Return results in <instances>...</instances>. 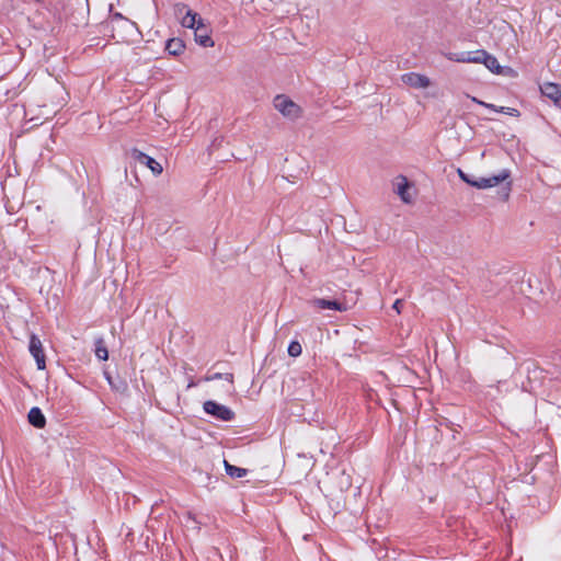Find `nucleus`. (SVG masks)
Wrapping results in <instances>:
<instances>
[{
	"label": "nucleus",
	"mask_w": 561,
	"mask_h": 561,
	"mask_svg": "<svg viewBox=\"0 0 561 561\" xmlns=\"http://www.w3.org/2000/svg\"><path fill=\"white\" fill-rule=\"evenodd\" d=\"M28 422L36 428H43L46 424V419L39 408H32L27 415Z\"/></svg>",
	"instance_id": "f8f14e48"
},
{
	"label": "nucleus",
	"mask_w": 561,
	"mask_h": 561,
	"mask_svg": "<svg viewBox=\"0 0 561 561\" xmlns=\"http://www.w3.org/2000/svg\"><path fill=\"white\" fill-rule=\"evenodd\" d=\"M302 348L298 342H291L288 346V354L293 357H297L301 354Z\"/></svg>",
	"instance_id": "aec40b11"
},
{
	"label": "nucleus",
	"mask_w": 561,
	"mask_h": 561,
	"mask_svg": "<svg viewBox=\"0 0 561 561\" xmlns=\"http://www.w3.org/2000/svg\"><path fill=\"white\" fill-rule=\"evenodd\" d=\"M541 93L550 99L556 106L561 108V85L552 82H546L540 87Z\"/></svg>",
	"instance_id": "1a4fd4ad"
},
{
	"label": "nucleus",
	"mask_w": 561,
	"mask_h": 561,
	"mask_svg": "<svg viewBox=\"0 0 561 561\" xmlns=\"http://www.w3.org/2000/svg\"><path fill=\"white\" fill-rule=\"evenodd\" d=\"M457 173L463 182H466L467 184H469L476 188H479V190L494 187V186L499 185L501 182L506 181L511 176V172L507 169L502 170L496 175L489 176V178H479V179H474V178L470 176L469 174L463 172L461 169H458Z\"/></svg>",
	"instance_id": "f257e3e1"
},
{
	"label": "nucleus",
	"mask_w": 561,
	"mask_h": 561,
	"mask_svg": "<svg viewBox=\"0 0 561 561\" xmlns=\"http://www.w3.org/2000/svg\"><path fill=\"white\" fill-rule=\"evenodd\" d=\"M402 305V300L401 299H397L393 304V309L397 310V312H400V306Z\"/></svg>",
	"instance_id": "5701e85b"
},
{
	"label": "nucleus",
	"mask_w": 561,
	"mask_h": 561,
	"mask_svg": "<svg viewBox=\"0 0 561 561\" xmlns=\"http://www.w3.org/2000/svg\"><path fill=\"white\" fill-rule=\"evenodd\" d=\"M394 192L405 204H410L413 201L412 185L409 183L405 176H398L394 181Z\"/></svg>",
	"instance_id": "423d86ee"
},
{
	"label": "nucleus",
	"mask_w": 561,
	"mask_h": 561,
	"mask_svg": "<svg viewBox=\"0 0 561 561\" xmlns=\"http://www.w3.org/2000/svg\"><path fill=\"white\" fill-rule=\"evenodd\" d=\"M482 64L493 73L495 75H504V76H513L515 75L514 70L510 67H502L497 59L486 53L484 59L482 60Z\"/></svg>",
	"instance_id": "6e6552de"
},
{
	"label": "nucleus",
	"mask_w": 561,
	"mask_h": 561,
	"mask_svg": "<svg viewBox=\"0 0 561 561\" xmlns=\"http://www.w3.org/2000/svg\"><path fill=\"white\" fill-rule=\"evenodd\" d=\"M139 160L141 163L146 164L151 170V172L153 174L159 175L162 173V171H163L162 165L158 161H156L153 158H151L145 153H140Z\"/></svg>",
	"instance_id": "ddd939ff"
},
{
	"label": "nucleus",
	"mask_w": 561,
	"mask_h": 561,
	"mask_svg": "<svg viewBox=\"0 0 561 561\" xmlns=\"http://www.w3.org/2000/svg\"><path fill=\"white\" fill-rule=\"evenodd\" d=\"M312 305L319 309H334L337 311H345L346 307L336 300H328L323 298H317L312 301Z\"/></svg>",
	"instance_id": "9b49d317"
},
{
	"label": "nucleus",
	"mask_w": 561,
	"mask_h": 561,
	"mask_svg": "<svg viewBox=\"0 0 561 561\" xmlns=\"http://www.w3.org/2000/svg\"><path fill=\"white\" fill-rule=\"evenodd\" d=\"M501 113H504L506 115L514 116V117L519 116V111L514 107L501 106Z\"/></svg>",
	"instance_id": "412c9836"
},
{
	"label": "nucleus",
	"mask_w": 561,
	"mask_h": 561,
	"mask_svg": "<svg viewBox=\"0 0 561 561\" xmlns=\"http://www.w3.org/2000/svg\"><path fill=\"white\" fill-rule=\"evenodd\" d=\"M94 353H95V356L101 360H106L108 358V351L104 344L103 339H98L95 341Z\"/></svg>",
	"instance_id": "dca6fc26"
},
{
	"label": "nucleus",
	"mask_w": 561,
	"mask_h": 561,
	"mask_svg": "<svg viewBox=\"0 0 561 561\" xmlns=\"http://www.w3.org/2000/svg\"><path fill=\"white\" fill-rule=\"evenodd\" d=\"M215 379H225L229 386H230V389H231V392L233 391V375L232 374H220V373H216L211 376H207L205 377V380L206 381H211V380H215Z\"/></svg>",
	"instance_id": "f3484780"
},
{
	"label": "nucleus",
	"mask_w": 561,
	"mask_h": 561,
	"mask_svg": "<svg viewBox=\"0 0 561 561\" xmlns=\"http://www.w3.org/2000/svg\"><path fill=\"white\" fill-rule=\"evenodd\" d=\"M471 100H472L473 102L478 103L479 105H482V106H484V107H486V108H490V110H492V111H496V108H497V106H496V105L491 104V103H485V102H483V101L478 100L477 98H471Z\"/></svg>",
	"instance_id": "4be33fe9"
},
{
	"label": "nucleus",
	"mask_w": 561,
	"mask_h": 561,
	"mask_svg": "<svg viewBox=\"0 0 561 561\" xmlns=\"http://www.w3.org/2000/svg\"><path fill=\"white\" fill-rule=\"evenodd\" d=\"M203 408L207 414H210L217 420L231 421L234 417V412L231 409L211 400L204 402Z\"/></svg>",
	"instance_id": "20e7f679"
},
{
	"label": "nucleus",
	"mask_w": 561,
	"mask_h": 561,
	"mask_svg": "<svg viewBox=\"0 0 561 561\" xmlns=\"http://www.w3.org/2000/svg\"><path fill=\"white\" fill-rule=\"evenodd\" d=\"M194 38H195V42L203 46V47H214L215 45V42L211 39L210 37V31L209 28L206 26L205 23H203V28L199 30V28H195L194 30Z\"/></svg>",
	"instance_id": "9d476101"
},
{
	"label": "nucleus",
	"mask_w": 561,
	"mask_h": 561,
	"mask_svg": "<svg viewBox=\"0 0 561 561\" xmlns=\"http://www.w3.org/2000/svg\"><path fill=\"white\" fill-rule=\"evenodd\" d=\"M225 469L231 478H242L247 474V469L230 465L227 460H225Z\"/></svg>",
	"instance_id": "2eb2a0df"
},
{
	"label": "nucleus",
	"mask_w": 561,
	"mask_h": 561,
	"mask_svg": "<svg viewBox=\"0 0 561 561\" xmlns=\"http://www.w3.org/2000/svg\"><path fill=\"white\" fill-rule=\"evenodd\" d=\"M401 80L404 84L414 89H427L432 84L428 77L416 72L404 73L401 76Z\"/></svg>",
	"instance_id": "39448f33"
},
{
	"label": "nucleus",
	"mask_w": 561,
	"mask_h": 561,
	"mask_svg": "<svg viewBox=\"0 0 561 561\" xmlns=\"http://www.w3.org/2000/svg\"><path fill=\"white\" fill-rule=\"evenodd\" d=\"M174 13L183 27L202 30L204 20L194 11L188 9L184 3H176L174 5Z\"/></svg>",
	"instance_id": "f03ea898"
},
{
	"label": "nucleus",
	"mask_w": 561,
	"mask_h": 561,
	"mask_svg": "<svg viewBox=\"0 0 561 561\" xmlns=\"http://www.w3.org/2000/svg\"><path fill=\"white\" fill-rule=\"evenodd\" d=\"M273 104L274 107L287 119L295 121L301 114L300 106L284 94L275 96Z\"/></svg>",
	"instance_id": "7ed1b4c3"
},
{
	"label": "nucleus",
	"mask_w": 561,
	"mask_h": 561,
	"mask_svg": "<svg viewBox=\"0 0 561 561\" xmlns=\"http://www.w3.org/2000/svg\"><path fill=\"white\" fill-rule=\"evenodd\" d=\"M486 50L484 49H478L476 51H468V62H473V64H482V60L484 59L485 55H486Z\"/></svg>",
	"instance_id": "a211bd4d"
},
{
	"label": "nucleus",
	"mask_w": 561,
	"mask_h": 561,
	"mask_svg": "<svg viewBox=\"0 0 561 561\" xmlns=\"http://www.w3.org/2000/svg\"><path fill=\"white\" fill-rule=\"evenodd\" d=\"M445 57L448 60L456 61V62H468V51L462 53H447L445 54Z\"/></svg>",
	"instance_id": "6ab92c4d"
},
{
	"label": "nucleus",
	"mask_w": 561,
	"mask_h": 561,
	"mask_svg": "<svg viewBox=\"0 0 561 561\" xmlns=\"http://www.w3.org/2000/svg\"><path fill=\"white\" fill-rule=\"evenodd\" d=\"M30 353L36 360V365L38 369H45L46 363H45V354L43 351V345L41 340L32 334L30 339V345H28Z\"/></svg>",
	"instance_id": "0eeeda50"
},
{
	"label": "nucleus",
	"mask_w": 561,
	"mask_h": 561,
	"mask_svg": "<svg viewBox=\"0 0 561 561\" xmlns=\"http://www.w3.org/2000/svg\"><path fill=\"white\" fill-rule=\"evenodd\" d=\"M184 43L180 38H171L167 42V50L174 56H178L184 50Z\"/></svg>",
	"instance_id": "4468645a"
}]
</instances>
